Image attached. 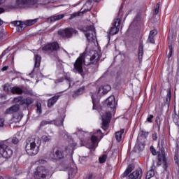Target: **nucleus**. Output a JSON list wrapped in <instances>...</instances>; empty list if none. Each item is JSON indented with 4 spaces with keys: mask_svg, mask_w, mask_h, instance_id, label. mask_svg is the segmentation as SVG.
I'll return each mask as SVG.
<instances>
[{
    "mask_svg": "<svg viewBox=\"0 0 179 179\" xmlns=\"http://www.w3.org/2000/svg\"><path fill=\"white\" fill-rule=\"evenodd\" d=\"M2 38H3V34L0 33V40H2Z\"/></svg>",
    "mask_w": 179,
    "mask_h": 179,
    "instance_id": "obj_57",
    "label": "nucleus"
},
{
    "mask_svg": "<svg viewBox=\"0 0 179 179\" xmlns=\"http://www.w3.org/2000/svg\"><path fill=\"white\" fill-rule=\"evenodd\" d=\"M92 103H93V110H94V97L93 96V95L92 96Z\"/></svg>",
    "mask_w": 179,
    "mask_h": 179,
    "instance_id": "obj_54",
    "label": "nucleus"
},
{
    "mask_svg": "<svg viewBox=\"0 0 179 179\" xmlns=\"http://www.w3.org/2000/svg\"><path fill=\"white\" fill-rule=\"evenodd\" d=\"M159 10H160V4L157 3V5L155 6V9H154L155 15H157L159 13Z\"/></svg>",
    "mask_w": 179,
    "mask_h": 179,
    "instance_id": "obj_37",
    "label": "nucleus"
},
{
    "mask_svg": "<svg viewBox=\"0 0 179 179\" xmlns=\"http://www.w3.org/2000/svg\"><path fill=\"white\" fill-rule=\"evenodd\" d=\"M41 62V56L35 54V64L34 68H40V64Z\"/></svg>",
    "mask_w": 179,
    "mask_h": 179,
    "instance_id": "obj_24",
    "label": "nucleus"
},
{
    "mask_svg": "<svg viewBox=\"0 0 179 179\" xmlns=\"http://www.w3.org/2000/svg\"><path fill=\"white\" fill-rule=\"evenodd\" d=\"M92 8H93V3H92L91 0H87L85 3V5H84L81 9L82 13H85V12H89L92 10Z\"/></svg>",
    "mask_w": 179,
    "mask_h": 179,
    "instance_id": "obj_15",
    "label": "nucleus"
},
{
    "mask_svg": "<svg viewBox=\"0 0 179 179\" xmlns=\"http://www.w3.org/2000/svg\"><path fill=\"white\" fill-rule=\"evenodd\" d=\"M58 34L63 38H71L73 34H78V31L73 28H66L63 30L58 31Z\"/></svg>",
    "mask_w": 179,
    "mask_h": 179,
    "instance_id": "obj_5",
    "label": "nucleus"
},
{
    "mask_svg": "<svg viewBox=\"0 0 179 179\" xmlns=\"http://www.w3.org/2000/svg\"><path fill=\"white\" fill-rule=\"evenodd\" d=\"M111 120V113L110 112H106L103 116H102V124L103 127H107L108 125V121Z\"/></svg>",
    "mask_w": 179,
    "mask_h": 179,
    "instance_id": "obj_16",
    "label": "nucleus"
},
{
    "mask_svg": "<svg viewBox=\"0 0 179 179\" xmlns=\"http://www.w3.org/2000/svg\"><path fill=\"white\" fill-rule=\"evenodd\" d=\"M48 124H55V125H57V127H59L61 125H64V120L57 119L54 121L43 120L41 122V127H44L45 125H47Z\"/></svg>",
    "mask_w": 179,
    "mask_h": 179,
    "instance_id": "obj_11",
    "label": "nucleus"
},
{
    "mask_svg": "<svg viewBox=\"0 0 179 179\" xmlns=\"http://www.w3.org/2000/svg\"><path fill=\"white\" fill-rule=\"evenodd\" d=\"M83 31H85V36L88 41H96V31L94 30V26L90 25L85 28L82 29Z\"/></svg>",
    "mask_w": 179,
    "mask_h": 179,
    "instance_id": "obj_3",
    "label": "nucleus"
},
{
    "mask_svg": "<svg viewBox=\"0 0 179 179\" xmlns=\"http://www.w3.org/2000/svg\"><path fill=\"white\" fill-rule=\"evenodd\" d=\"M170 100H171V92L169 91L166 96V101H170Z\"/></svg>",
    "mask_w": 179,
    "mask_h": 179,
    "instance_id": "obj_46",
    "label": "nucleus"
},
{
    "mask_svg": "<svg viewBox=\"0 0 179 179\" xmlns=\"http://www.w3.org/2000/svg\"><path fill=\"white\" fill-rule=\"evenodd\" d=\"M14 103H20L21 106H23L24 104V101L23 99V96H17L14 98L13 99Z\"/></svg>",
    "mask_w": 179,
    "mask_h": 179,
    "instance_id": "obj_28",
    "label": "nucleus"
},
{
    "mask_svg": "<svg viewBox=\"0 0 179 179\" xmlns=\"http://www.w3.org/2000/svg\"><path fill=\"white\" fill-rule=\"evenodd\" d=\"M12 24H14V26H16V27H20V29H18V31H20V30H23V27H24V23L22 21H13L12 22Z\"/></svg>",
    "mask_w": 179,
    "mask_h": 179,
    "instance_id": "obj_23",
    "label": "nucleus"
},
{
    "mask_svg": "<svg viewBox=\"0 0 179 179\" xmlns=\"http://www.w3.org/2000/svg\"><path fill=\"white\" fill-rule=\"evenodd\" d=\"M110 90H111V86L108 85H102L99 87L98 93L100 94V96H103V94H107Z\"/></svg>",
    "mask_w": 179,
    "mask_h": 179,
    "instance_id": "obj_13",
    "label": "nucleus"
},
{
    "mask_svg": "<svg viewBox=\"0 0 179 179\" xmlns=\"http://www.w3.org/2000/svg\"><path fill=\"white\" fill-rule=\"evenodd\" d=\"M134 169H135V166L134 165L132 164L129 165L128 168L126 169V171L123 173V177H127V176H128V174H129L131 171L134 170Z\"/></svg>",
    "mask_w": 179,
    "mask_h": 179,
    "instance_id": "obj_26",
    "label": "nucleus"
},
{
    "mask_svg": "<svg viewBox=\"0 0 179 179\" xmlns=\"http://www.w3.org/2000/svg\"><path fill=\"white\" fill-rule=\"evenodd\" d=\"M100 57L101 56L97 51H94L92 56L82 54L74 63V69L82 75V73H83V63L86 66H93L94 69H97L99 68V59H100Z\"/></svg>",
    "mask_w": 179,
    "mask_h": 179,
    "instance_id": "obj_1",
    "label": "nucleus"
},
{
    "mask_svg": "<svg viewBox=\"0 0 179 179\" xmlns=\"http://www.w3.org/2000/svg\"><path fill=\"white\" fill-rule=\"evenodd\" d=\"M92 145L90 147L91 149H93L96 146V142H97V136H92L91 137Z\"/></svg>",
    "mask_w": 179,
    "mask_h": 179,
    "instance_id": "obj_31",
    "label": "nucleus"
},
{
    "mask_svg": "<svg viewBox=\"0 0 179 179\" xmlns=\"http://www.w3.org/2000/svg\"><path fill=\"white\" fill-rule=\"evenodd\" d=\"M48 176V170L44 166H38L34 171V177L36 179L45 178Z\"/></svg>",
    "mask_w": 179,
    "mask_h": 179,
    "instance_id": "obj_6",
    "label": "nucleus"
},
{
    "mask_svg": "<svg viewBox=\"0 0 179 179\" xmlns=\"http://www.w3.org/2000/svg\"><path fill=\"white\" fill-rule=\"evenodd\" d=\"M42 140L43 141V142H48V141H51V136H42Z\"/></svg>",
    "mask_w": 179,
    "mask_h": 179,
    "instance_id": "obj_39",
    "label": "nucleus"
},
{
    "mask_svg": "<svg viewBox=\"0 0 179 179\" xmlns=\"http://www.w3.org/2000/svg\"><path fill=\"white\" fill-rule=\"evenodd\" d=\"M11 93L13 94H23V89L15 86L11 88Z\"/></svg>",
    "mask_w": 179,
    "mask_h": 179,
    "instance_id": "obj_20",
    "label": "nucleus"
},
{
    "mask_svg": "<svg viewBox=\"0 0 179 179\" xmlns=\"http://www.w3.org/2000/svg\"><path fill=\"white\" fill-rule=\"evenodd\" d=\"M9 68V66H5L4 67H3L2 69H1V71L3 72V71H8V69Z\"/></svg>",
    "mask_w": 179,
    "mask_h": 179,
    "instance_id": "obj_52",
    "label": "nucleus"
},
{
    "mask_svg": "<svg viewBox=\"0 0 179 179\" xmlns=\"http://www.w3.org/2000/svg\"><path fill=\"white\" fill-rule=\"evenodd\" d=\"M12 142L14 143V145H17V143H19V138L17 137H13L12 138Z\"/></svg>",
    "mask_w": 179,
    "mask_h": 179,
    "instance_id": "obj_44",
    "label": "nucleus"
},
{
    "mask_svg": "<svg viewBox=\"0 0 179 179\" xmlns=\"http://www.w3.org/2000/svg\"><path fill=\"white\" fill-rule=\"evenodd\" d=\"M52 159H54L55 160L64 159V154H62V152H61V151L59 150H56L55 154H53V157H52Z\"/></svg>",
    "mask_w": 179,
    "mask_h": 179,
    "instance_id": "obj_21",
    "label": "nucleus"
},
{
    "mask_svg": "<svg viewBox=\"0 0 179 179\" xmlns=\"http://www.w3.org/2000/svg\"><path fill=\"white\" fill-rule=\"evenodd\" d=\"M106 160H107V155H103L101 157H99V162L100 163H105Z\"/></svg>",
    "mask_w": 179,
    "mask_h": 179,
    "instance_id": "obj_38",
    "label": "nucleus"
},
{
    "mask_svg": "<svg viewBox=\"0 0 179 179\" xmlns=\"http://www.w3.org/2000/svg\"><path fill=\"white\" fill-rule=\"evenodd\" d=\"M152 139L153 141H157V133H154L152 134Z\"/></svg>",
    "mask_w": 179,
    "mask_h": 179,
    "instance_id": "obj_49",
    "label": "nucleus"
},
{
    "mask_svg": "<svg viewBox=\"0 0 179 179\" xmlns=\"http://www.w3.org/2000/svg\"><path fill=\"white\" fill-rule=\"evenodd\" d=\"M2 24H3V21H2V20L0 19V26H2Z\"/></svg>",
    "mask_w": 179,
    "mask_h": 179,
    "instance_id": "obj_60",
    "label": "nucleus"
},
{
    "mask_svg": "<svg viewBox=\"0 0 179 179\" xmlns=\"http://www.w3.org/2000/svg\"><path fill=\"white\" fill-rule=\"evenodd\" d=\"M158 162L157 166H162L164 164V169H167V159H166V152L164 148H161L158 152Z\"/></svg>",
    "mask_w": 179,
    "mask_h": 179,
    "instance_id": "obj_7",
    "label": "nucleus"
},
{
    "mask_svg": "<svg viewBox=\"0 0 179 179\" xmlns=\"http://www.w3.org/2000/svg\"><path fill=\"white\" fill-rule=\"evenodd\" d=\"M3 12H5V10H3V8H0V13H3Z\"/></svg>",
    "mask_w": 179,
    "mask_h": 179,
    "instance_id": "obj_58",
    "label": "nucleus"
},
{
    "mask_svg": "<svg viewBox=\"0 0 179 179\" xmlns=\"http://www.w3.org/2000/svg\"><path fill=\"white\" fill-rule=\"evenodd\" d=\"M155 176V171L151 169L147 172L145 179H150L152 177Z\"/></svg>",
    "mask_w": 179,
    "mask_h": 179,
    "instance_id": "obj_30",
    "label": "nucleus"
},
{
    "mask_svg": "<svg viewBox=\"0 0 179 179\" xmlns=\"http://www.w3.org/2000/svg\"><path fill=\"white\" fill-rule=\"evenodd\" d=\"M66 79L69 80V87H71V83L72 82V79H71V78H67Z\"/></svg>",
    "mask_w": 179,
    "mask_h": 179,
    "instance_id": "obj_53",
    "label": "nucleus"
},
{
    "mask_svg": "<svg viewBox=\"0 0 179 179\" xmlns=\"http://www.w3.org/2000/svg\"><path fill=\"white\" fill-rule=\"evenodd\" d=\"M64 16H65L64 14L52 16L50 17V22H57V20H61V19H63Z\"/></svg>",
    "mask_w": 179,
    "mask_h": 179,
    "instance_id": "obj_25",
    "label": "nucleus"
},
{
    "mask_svg": "<svg viewBox=\"0 0 179 179\" xmlns=\"http://www.w3.org/2000/svg\"><path fill=\"white\" fill-rule=\"evenodd\" d=\"M86 179H94V178H93V173H90V174L87 176Z\"/></svg>",
    "mask_w": 179,
    "mask_h": 179,
    "instance_id": "obj_51",
    "label": "nucleus"
},
{
    "mask_svg": "<svg viewBox=\"0 0 179 179\" xmlns=\"http://www.w3.org/2000/svg\"><path fill=\"white\" fill-rule=\"evenodd\" d=\"M43 51H46L48 54H55V57H57V53H55L56 51H58L59 50V45H58V43L55 42L52 43H48L42 48Z\"/></svg>",
    "mask_w": 179,
    "mask_h": 179,
    "instance_id": "obj_4",
    "label": "nucleus"
},
{
    "mask_svg": "<svg viewBox=\"0 0 179 179\" xmlns=\"http://www.w3.org/2000/svg\"><path fill=\"white\" fill-rule=\"evenodd\" d=\"M142 178V169L134 171L129 176V179H141Z\"/></svg>",
    "mask_w": 179,
    "mask_h": 179,
    "instance_id": "obj_14",
    "label": "nucleus"
},
{
    "mask_svg": "<svg viewBox=\"0 0 179 179\" xmlns=\"http://www.w3.org/2000/svg\"><path fill=\"white\" fill-rule=\"evenodd\" d=\"M148 41L149 43H151V44H155V37L153 36H148Z\"/></svg>",
    "mask_w": 179,
    "mask_h": 179,
    "instance_id": "obj_43",
    "label": "nucleus"
},
{
    "mask_svg": "<svg viewBox=\"0 0 179 179\" xmlns=\"http://www.w3.org/2000/svg\"><path fill=\"white\" fill-rule=\"evenodd\" d=\"M5 122V120H3V119H0V127H3V125H4V123Z\"/></svg>",
    "mask_w": 179,
    "mask_h": 179,
    "instance_id": "obj_50",
    "label": "nucleus"
},
{
    "mask_svg": "<svg viewBox=\"0 0 179 179\" xmlns=\"http://www.w3.org/2000/svg\"><path fill=\"white\" fill-rule=\"evenodd\" d=\"M5 2V0H0V5H2Z\"/></svg>",
    "mask_w": 179,
    "mask_h": 179,
    "instance_id": "obj_59",
    "label": "nucleus"
},
{
    "mask_svg": "<svg viewBox=\"0 0 179 179\" xmlns=\"http://www.w3.org/2000/svg\"><path fill=\"white\" fill-rule=\"evenodd\" d=\"M136 149H137L138 152H142V150L145 149V143L138 142L136 145Z\"/></svg>",
    "mask_w": 179,
    "mask_h": 179,
    "instance_id": "obj_29",
    "label": "nucleus"
},
{
    "mask_svg": "<svg viewBox=\"0 0 179 179\" xmlns=\"http://www.w3.org/2000/svg\"><path fill=\"white\" fill-rule=\"evenodd\" d=\"M60 96L59 95H56L52 98H50L48 101V107L51 108L52 107L57 101V100L59 99Z\"/></svg>",
    "mask_w": 179,
    "mask_h": 179,
    "instance_id": "obj_18",
    "label": "nucleus"
},
{
    "mask_svg": "<svg viewBox=\"0 0 179 179\" xmlns=\"http://www.w3.org/2000/svg\"><path fill=\"white\" fill-rule=\"evenodd\" d=\"M151 152L152 153L153 156H156V155H157V152H156V150L155 149V148H153V146H151L150 148Z\"/></svg>",
    "mask_w": 179,
    "mask_h": 179,
    "instance_id": "obj_45",
    "label": "nucleus"
},
{
    "mask_svg": "<svg viewBox=\"0 0 179 179\" xmlns=\"http://www.w3.org/2000/svg\"><path fill=\"white\" fill-rule=\"evenodd\" d=\"M37 22V20H28L24 22L25 26H33L35 23Z\"/></svg>",
    "mask_w": 179,
    "mask_h": 179,
    "instance_id": "obj_32",
    "label": "nucleus"
},
{
    "mask_svg": "<svg viewBox=\"0 0 179 179\" xmlns=\"http://www.w3.org/2000/svg\"><path fill=\"white\" fill-rule=\"evenodd\" d=\"M19 110H20V105L15 104L7 108L4 112V114H15V113H17Z\"/></svg>",
    "mask_w": 179,
    "mask_h": 179,
    "instance_id": "obj_12",
    "label": "nucleus"
},
{
    "mask_svg": "<svg viewBox=\"0 0 179 179\" xmlns=\"http://www.w3.org/2000/svg\"><path fill=\"white\" fill-rule=\"evenodd\" d=\"M124 132H125V129H122L120 131L115 133V138L117 142H121L122 139V134H124Z\"/></svg>",
    "mask_w": 179,
    "mask_h": 179,
    "instance_id": "obj_22",
    "label": "nucleus"
},
{
    "mask_svg": "<svg viewBox=\"0 0 179 179\" xmlns=\"http://www.w3.org/2000/svg\"><path fill=\"white\" fill-rule=\"evenodd\" d=\"M152 120H153V115H150L147 118L148 122H152Z\"/></svg>",
    "mask_w": 179,
    "mask_h": 179,
    "instance_id": "obj_47",
    "label": "nucleus"
},
{
    "mask_svg": "<svg viewBox=\"0 0 179 179\" xmlns=\"http://www.w3.org/2000/svg\"><path fill=\"white\" fill-rule=\"evenodd\" d=\"M23 93L25 94H29V96H33V90L29 89V88H24L22 90Z\"/></svg>",
    "mask_w": 179,
    "mask_h": 179,
    "instance_id": "obj_35",
    "label": "nucleus"
},
{
    "mask_svg": "<svg viewBox=\"0 0 179 179\" xmlns=\"http://www.w3.org/2000/svg\"><path fill=\"white\" fill-rule=\"evenodd\" d=\"M13 120L15 122H19V121H20V120H22V115H17V117L13 116Z\"/></svg>",
    "mask_w": 179,
    "mask_h": 179,
    "instance_id": "obj_40",
    "label": "nucleus"
},
{
    "mask_svg": "<svg viewBox=\"0 0 179 179\" xmlns=\"http://www.w3.org/2000/svg\"><path fill=\"white\" fill-rule=\"evenodd\" d=\"M97 132H101V130H98Z\"/></svg>",
    "mask_w": 179,
    "mask_h": 179,
    "instance_id": "obj_62",
    "label": "nucleus"
},
{
    "mask_svg": "<svg viewBox=\"0 0 179 179\" xmlns=\"http://www.w3.org/2000/svg\"><path fill=\"white\" fill-rule=\"evenodd\" d=\"M42 110H41V103H36V113L38 114H41Z\"/></svg>",
    "mask_w": 179,
    "mask_h": 179,
    "instance_id": "obj_36",
    "label": "nucleus"
},
{
    "mask_svg": "<svg viewBox=\"0 0 179 179\" xmlns=\"http://www.w3.org/2000/svg\"><path fill=\"white\" fill-rule=\"evenodd\" d=\"M3 90H4V92H9V86L5 85L3 86Z\"/></svg>",
    "mask_w": 179,
    "mask_h": 179,
    "instance_id": "obj_48",
    "label": "nucleus"
},
{
    "mask_svg": "<svg viewBox=\"0 0 179 179\" xmlns=\"http://www.w3.org/2000/svg\"><path fill=\"white\" fill-rule=\"evenodd\" d=\"M142 58H143V43L141 42L138 48V60L140 62H142Z\"/></svg>",
    "mask_w": 179,
    "mask_h": 179,
    "instance_id": "obj_19",
    "label": "nucleus"
},
{
    "mask_svg": "<svg viewBox=\"0 0 179 179\" xmlns=\"http://www.w3.org/2000/svg\"><path fill=\"white\" fill-rule=\"evenodd\" d=\"M76 134L79 136V138H82V136H85V134H86V132L80 129H78Z\"/></svg>",
    "mask_w": 179,
    "mask_h": 179,
    "instance_id": "obj_34",
    "label": "nucleus"
},
{
    "mask_svg": "<svg viewBox=\"0 0 179 179\" xmlns=\"http://www.w3.org/2000/svg\"><path fill=\"white\" fill-rule=\"evenodd\" d=\"M171 54H173V50H172V48L170 47L169 58H170V57H171Z\"/></svg>",
    "mask_w": 179,
    "mask_h": 179,
    "instance_id": "obj_55",
    "label": "nucleus"
},
{
    "mask_svg": "<svg viewBox=\"0 0 179 179\" xmlns=\"http://www.w3.org/2000/svg\"><path fill=\"white\" fill-rule=\"evenodd\" d=\"M155 122L158 127V129H160V117H157L156 120H155Z\"/></svg>",
    "mask_w": 179,
    "mask_h": 179,
    "instance_id": "obj_42",
    "label": "nucleus"
},
{
    "mask_svg": "<svg viewBox=\"0 0 179 179\" xmlns=\"http://www.w3.org/2000/svg\"><path fill=\"white\" fill-rule=\"evenodd\" d=\"M95 1H97V0H95Z\"/></svg>",
    "mask_w": 179,
    "mask_h": 179,
    "instance_id": "obj_64",
    "label": "nucleus"
},
{
    "mask_svg": "<svg viewBox=\"0 0 179 179\" xmlns=\"http://www.w3.org/2000/svg\"><path fill=\"white\" fill-rule=\"evenodd\" d=\"M156 34H157V31L155 29H153V30L150 31L149 36L151 37H155V36H156Z\"/></svg>",
    "mask_w": 179,
    "mask_h": 179,
    "instance_id": "obj_41",
    "label": "nucleus"
},
{
    "mask_svg": "<svg viewBox=\"0 0 179 179\" xmlns=\"http://www.w3.org/2000/svg\"><path fill=\"white\" fill-rule=\"evenodd\" d=\"M41 145V140L36 136H31L27 140L25 150L29 156H36L40 150V145Z\"/></svg>",
    "mask_w": 179,
    "mask_h": 179,
    "instance_id": "obj_2",
    "label": "nucleus"
},
{
    "mask_svg": "<svg viewBox=\"0 0 179 179\" xmlns=\"http://www.w3.org/2000/svg\"><path fill=\"white\" fill-rule=\"evenodd\" d=\"M120 24H121V19L117 18L114 20L112 27L109 31V34L111 36H114V34H117L120 31Z\"/></svg>",
    "mask_w": 179,
    "mask_h": 179,
    "instance_id": "obj_10",
    "label": "nucleus"
},
{
    "mask_svg": "<svg viewBox=\"0 0 179 179\" xmlns=\"http://www.w3.org/2000/svg\"><path fill=\"white\" fill-rule=\"evenodd\" d=\"M84 92L85 87H81L76 92H75V94L73 95V97H76V96H80V94H83Z\"/></svg>",
    "mask_w": 179,
    "mask_h": 179,
    "instance_id": "obj_27",
    "label": "nucleus"
},
{
    "mask_svg": "<svg viewBox=\"0 0 179 179\" xmlns=\"http://www.w3.org/2000/svg\"><path fill=\"white\" fill-rule=\"evenodd\" d=\"M0 179H3V177H1V176H0Z\"/></svg>",
    "mask_w": 179,
    "mask_h": 179,
    "instance_id": "obj_63",
    "label": "nucleus"
},
{
    "mask_svg": "<svg viewBox=\"0 0 179 179\" xmlns=\"http://www.w3.org/2000/svg\"><path fill=\"white\" fill-rule=\"evenodd\" d=\"M6 50H4L3 52V53H2V55H1V58H2V57H3V55H5L6 54Z\"/></svg>",
    "mask_w": 179,
    "mask_h": 179,
    "instance_id": "obj_56",
    "label": "nucleus"
},
{
    "mask_svg": "<svg viewBox=\"0 0 179 179\" xmlns=\"http://www.w3.org/2000/svg\"><path fill=\"white\" fill-rule=\"evenodd\" d=\"M33 72H34V69H33L32 72L29 73V76H31V77L32 76Z\"/></svg>",
    "mask_w": 179,
    "mask_h": 179,
    "instance_id": "obj_61",
    "label": "nucleus"
},
{
    "mask_svg": "<svg viewBox=\"0 0 179 179\" xmlns=\"http://www.w3.org/2000/svg\"><path fill=\"white\" fill-rule=\"evenodd\" d=\"M24 104H27V106H30V104H33L34 103V99L33 98L28 97L26 99H24Z\"/></svg>",
    "mask_w": 179,
    "mask_h": 179,
    "instance_id": "obj_33",
    "label": "nucleus"
},
{
    "mask_svg": "<svg viewBox=\"0 0 179 179\" xmlns=\"http://www.w3.org/2000/svg\"><path fill=\"white\" fill-rule=\"evenodd\" d=\"M17 3L18 5H23L27 6V8H33L34 9L38 8L41 5L36 0H17Z\"/></svg>",
    "mask_w": 179,
    "mask_h": 179,
    "instance_id": "obj_8",
    "label": "nucleus"
},
{
    "mask_svg": "<svg viewBox=\"0 0 179 179\" xmlns=\"http://www.w3.org/2000/svg\"><path fill=\"white\" fill-rule=\"evenodd\" d=\"M0 155L5 159H9L13 155V151L5 144H0Z\"/></svg>",
    "mask_w": 179,
    "mask_h": 179,
    "instance_id": "obj_9",
    "label": "nucleus"
},
{
    "mask_svg": "<svg viewBox=\"0 0 179 179\" xmlns=\"http://www.w3.org/2000/svg\"><path fill=\"white\" fill-rule=\"evenodd\" d=\"M106 103L110 108H115V98L114 96H109L106 101Z\"/></svg>",
    "mask_w": 179,
    "mask_h": 179,
    "instance_id": "obj_17",
    "label": "nucleus"
}]
</instances>
